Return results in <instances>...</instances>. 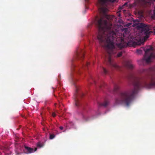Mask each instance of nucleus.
Instances as JSON below:
<instances>
[{"label":"nucleus","instance_id":"obj_19","mask_svg":"<svg viewBox=\"0 0 155 155\" xmlns=\"http://www.w3.org/2000/svg\"><path fill=\"white\" fill-rule=\"evenodd\" d=\"M137 52L138 54H140L141 53V50L139 49L137 50Z\"/></svg>","mask_w":155,"mask_h":155},{"label":"nucleus","instance_id":"obj_9","mask_svg":"<svg viewBox=\"0 0 155 155\" xmlns=\"http://www.w3.org/2000/svg\"><path fill=\"white\" fill-rule=\"evenodd\" d=\"M115 0H98V3L101 7L103 6L107 2H114Z\"/></svg>","mask_w":155,"mask_h":155},{"label":"nucleus","instance_id":"obj_15","mask_svg":"<svg viewBox=\"0 0 155 155\" xmlns=\"http://www.w3.org/2000/svg\"><path fill=\"white\" fill-rule=\"evenodd\" d=\"M127 6V2H126L124 3L122 6V7H119V8L120 9H122L124 7V6Z\"/></svg>","mask_w":155,"mask_h":155},{"label":"nucleus","instance_id":"obj_8","mask_svg":"<svg viewBox=\"0 0 155 155\" xmlns=\"http://www.w3.org/2000/svg\"><path fill=\"white\" fill-rule=\"evenodd\" d=\"M124 64L126 68L130 70H133L134 67V65L130 61H128L125 62Z\"/></svg>","mask_w":155,"mask_h":155},{"label":"nucleus","instance_id":"obj_23","mask_svg":"<svg viewBox=\"0 0 155 155\" xmlns=\"http://www.w3.org/2000/svg\"><path fill=\"white\" fill-rule=\"evenodd\" d=\"M16 154L17 155H19L21 153H18V152H17L16 151Z\"/></svg>","mask_w":155,"mask_h":155},{"label":"nucleus","instance_id":"obj_7","mask_svg":"<svg viewBox=\"0 0 155 155\" xmlns=\"http://www.w3.org/2000/svg\"><path fill=\"white\" fill-rule=\"evenodd\" d=\"M37 149V148L36 147L35 148L34 150L33 148L28 147L25 146V149L24 150V151L25 153L28 154L32 153L34 151H36Z\"/></svg>","mask_w":155,"mask_h":155},{"label":"nucleus","instance_id":"obj_5","mask_svg":"<svg viewBox=\"0 0 155 155\" xmlns=\"http://www.w3.org/2000/svg\"><path fill=\"white\" fill-rule=\"evenodd\" d=\"M138 26L142 28V33L145 35L144 37V39L148 38L151 32V31H150V28L149 26L143 23H141L138 25Z\"/></svg>","mask_w":155,"mask_h":155},{"label":"nucleus","instance_id":"obj_24","mask_svg":"<svg viewBox=\"0 0 155 155\" xmlns=\"http://www.w3.org/2000/svg\"><path fill=\"white\" fill-rule=\"evenodd\" d=\"M83 118H84V119H85L87 121L88 120L86 118H85V117H84V116L83 117Z\"/></svg>","mask_w":155,"mask_h":155},{"label":"nucleus","instance_id":"obj_12","mask_svg":"<svg viewBox=\"0 0 155 155\" xmlns=\"http://www.w3.org/2000/svg\"><path fill=\"white\" fill-rule=\"evenodd\" d=\"M44 146V143H41L39 142L37 144V146L39 148H41Z\"/></svg>","mask_w":155,"mask_h":155},{"label":"nucleus","instance_id":"obj_28","mask_svg":"<svg viewBox=\"0 0 155 155\" xmlns=\"http://www.w3.org/2000/svg\"><path fill=\"white\" fill-rule=\"evenodd\" d=\"M102 86H100V87H101Z\"/></svg>","mask_w":155,"mask_h":155},{"label":"nucleus","instance_id":"obj_11","mask_svg":"<svg viewBox=\"0 0 155 155\" xmlns=\"http://www.w3.org/2000/svg\"><path fill=\"white\" fill-rule=\"evenodd\" d=\"M120 88V87L117 84H114V91L115 92H117L118 91H119Z\"/></svg>","mask_w":155,"mask_h":155},{"label":"nucleus","instance_id":"obj_4","mask_svg":"<svg viewBox=\"0 0 155 155\" xmlns=\"http://www.w3.org/2000/svg\"><path fill=\"white\" fill-rule=\"evenodd\" d=\"M153 48L152 46L144 50L145 54L143 58L139 61V64L143 65L145 62L147 63H150L151 61L152 58H155V52L153 51Z\"/></svg>","mask_w":155,"mask_h":155},{"label":"nucleus","instance_id":"obj_30","mask_svg":"<svg viewBox=\"0 0 155 155\" xmlns=\"http://www.w3.org/2000/svg\"><path fill=\"white\" fill-rule=\"evenodd\" d=\"M89 81V82H90V81Z\"/></svg>","mask_w":155,"mask_h":155},{"label":"nucleus","instance_id":"obj_29","mask_svg":"<svg viewBox=\"0 0 155 155\" xmlns=\"http://www.w3.org/2000/svg\"><path fill=\"white\" fill-rule=\"evenodd\" d=\"M154 28H155V26L153 27V29Z\"/></svg>","mask_w":155,"mask_h":155},{"label":"nucleus","instance_id":"obj_16","mask_svg":"<svg viewBox=\"0 0 155 155\" xmlns=\"http://www.w3.org/2000/svg\"><path fill=\"white\" fill-rule=\"evenodd\" d=\"M103 70L104 74H107V71L105 68H103Z\"/></svg>","mask_w":155,"mask_h":155},{"label":"nucleus","instance_id":"obj_1","mask_svg":"<svg viewBox=\"0 0 155 155\" xmlns=\"http://www.w3.org/2000/svg\"><path fill=\"white\" fill-rule=\"evenodd\" d=\"M96 24L98 29L97 38L100 45L106 49L108 56L105 60L107 64L115 69L120 70L121 68L111 60V55L114 54L116 48L121 49L127 47L128 43L125 42L122 35L119 34L117 37L116 34L111 28L112 24L108 25L107 20L101 17L99 19H96Z\"/></svg>","mask_w":155,"mask_h":155},{"label":"nucleus","instance_id":"obj_14","mask_svg":"<svg viewBox=\"0 0 155 155\" xmlns=\"http://www.w3.org/2000/svg\"><path fill=\"white\" fill-rule=\"evenodd\" d=\"M55 137V135L54 134H50L49 138L50 139H52Z\"/></svg>","mask_w":155,"mask_h":155},{"label":"nucleus","instance_id":"obj_13","mask_svg":"<svg viewBox=\"0 0 155 155\" xmlns=\"http://www.w3.org/2000/svg\"><path fill=\"white\" fill-rule=\"evenodd\" d=\"M144 43V41H143V39L142 40L141 39H140L138 42L137 43V45H141L142 44H143Z\"/></svg>","mask_w":155,"mask_h":155},{"label":"nucleus","instance_id":"obj_17","mask_svg":"<svg viewBox=\"0 0 155 155\" xmlns=\"http://www.w3.org/2000/svg\"><path fill=\"white\" fill-rule=\"evenodd\" d=\"M122 55V52H119L117 55V57H119L121 56Z\"/></svg>","mask_w":155,"mask_h":155},{"label":"nucleus","instance_id":"obj_25","mask_svg":"<svg viewBox=\"0 0 155 155\" xmlns=\"http://www.w3.org/2000/svg\"><path fill=\"white\" fill-rule=\"evenodd\" d=\"M91 80H92L94 82H95V81L94 80L93 78H91Z\"/></svg>","mask_w":155,"mask_h":155},{"label":"nucleus","instance_id":"obj_21","mask_svg":"<svg viewBox=\"0 0 155 155\" xmlns=\"http://www.w3.org/2000/svg\"><path fill=\"white\" fill-rule=\"evenodd\" d=\"M52 115L53 117H55L56 116V115L54 113H52Z\"/></svg>","mask_w":155,"mask_h":155},{"label":"nucleus","instance_id":"obj_26","mask_svg":"<svg viewBox=\"0 0 155 155\" xmlns=\"http://www.w3.org/2000/svg\"><path fill=\"white\" fill-rule=\"evenodd\" d=\"M153 30L154 31V35H155V28H154Z\"/></svg>","mask_w":155,"mask_h":155},{"label":"nucleus","instance_id":"obj_20","mask_svg":"<svg viewBox=\"0 0 155 155\" xmlns=\"http://www.w3.org/2000/svg\"><path fill=\"white\" fill-rule=\"evenodd\" d=\"M132 24L131 23H128L126 25L127 26V27H129V26H130Z\"/></svg>","mask_w":155,"mask_h":155},{"label":"nucleus","instance_id":"obj_18","mask_svg":"<svg viewBox=\"0 0 155 155\" xmlns=\"http://www.w3.org/2000/svg\"><path fill=\"white\" fill-rule=\"evenodd\" d=\"M101 11L102 12L104 13H105L106 12V9L104 8H100Z\"/></svg>","mask_w":155,"mask_h":155},{"label":"nucleus","instance_id":"obj_10","mask_svg":"<svg viewBox=\"0 0 155 155\" xmlns=\"http://www.w3.org/2000/svg\"><path fill=\"white\" fill-rule=\"evenodd\" d=\"M109 103V102L108 101H105L103 103L98 102V104L99 107L104 106V107H106L108 106Z\"/></svg>","mask_w":155,"mask_h":155},{"label":"nucleus","instance_id":"obj_3","mask_svg":"<svg viewBox=\"0 0 155 155\" xmlns=\"http://www.w3.org/2000/svg\"><path fill=\"white\" fill-rule=\"evenodd\" d=\"M84 51L83 50L79 49L77 50L75 57V61H72V73L71 75V78L73 76L74 73L80 74V69H85L89 65V64L88 62H87L84 65L81 63L84 58Z\"/></svg>","mask_w":155,"mask_h":155},{"label":"nucleus","instance_id":"obj_22","mask_svg":"<svg viewBox=\"0 0 155 155\" xmlns=\"http://www.w3.org/2000/svg\"><path fill=\"white\" fill-rule=\"evenodd\" d=\"M59 128L60 129V130H62L63 129V127L62 126H60L59 127Z\"/></svg>","mask_w":155,"mask_h":155},{"label":"nucleus","instance_id":"obj_27","mask_svg":"<svg viewBox=\"0 0 155 155\" xmlns=\"http://www.w3.org/2000/svg\"><path fill=\"white\" fill-rule=\"evenodd\" d=\"M60 77H61V75H60L58 76V77H59V78H60Z\"/></svg>","mask_w":155,"mask_h":155},{"label":"nucleus","instance_id":"obj_2","mask_svg":"<svg viewBox=\"0 0 155 155\" xmlns=\"http://www.w3.org/2000/svg\"><path fill=\"white\" fill-rule=\"evenodd\" d=\"M152 68V70L155 72V67ZM130 79L134 88L120 92L118 97L115 99L116 104H122L128 106L134 100L136 93L141 88H151L155 87V74L142 79L131 75Z\"/></svg>","mask_w":155,"mask_h":155},{"label":"nucleus","instance_id":"obj_6","mask_svg":"<svg viewBox=\"0 0 155 155\" xmlns=\"http://www.w3.org/2000/svg\"><path fill=\"white\" fill-rule=\"evenodd\" d=\"M75 92L74 96V100L75 105L76 106H79L80 105V98L84 96V94L83 93H79L78 92V88L75 86Z\"/></svg>","mask_w":155,"mask_h":155}]
</instances>
